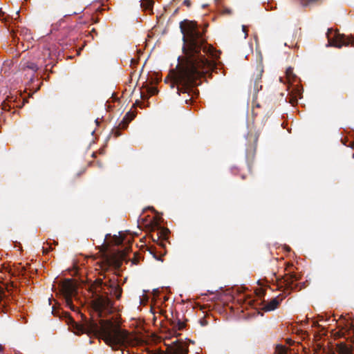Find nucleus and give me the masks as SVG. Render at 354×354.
<instances>
[{"instance_id":"nucleus-26","label":"nucleus","mask_w":354,"mask_h":354,"mask_svg":"<svg viewBox=\"0 0 354 354\" xmlns=\"http://www.w3.org/2000/svg\"><path fill=\"white\" fill-rule=\"evenodd\" d=\"M115 133V136L116 137H118V136H119L120 135L119 129H116Z\"/></svg>"},{"instance_id":"nucleus-13","label":"nucleus","mask_w":354,"mask_h":354,"mask_svg":"<svg viewBox=\"0 0 354 354\" xmlns=\"http://www.w3.org/2000/svg\"><path fill=\"white\" fill-rule=\"evenodd\" d=\"M141 259H142V257L140 254V253L136 252L134 253L133 257L131 261L132 262V264L137 265L139 263Z\"/></svg>"},{"instance_id":"nucleus-15","label":"nucleus","mask_w":354,"mask_h":354,"mask_svg":"<svg viewBox=\"0 0 354 354\" xmlns=\"http://www.w3.org/2000/svg\"><path fill=\"white\" fill-rule=\"evenodd\" d=\"M175 328H177L178 330H183L185 327V324L180 320H178L176 324H174V326Z\"/></svg>"},{"instance_id":"nucleus-19","label":"nucleus","mask_w":354,"mask_h":354,"mask_svg":"<svg viewBox=\"0 0 354 354\" xmlns=\"http://www.w3.org/2000/svg\"><path fill=\"white\" fill-rule=\"evenodd\" d=\"M147 92L151 95H156L157 93H158V89L156 88V87H149L147 88Z\"/></svg>"},{"instance_id":"nucleus-3","label":"nucleus","mask_w":354,"mask_h":354,"mask_svg":"<svg viewBox=\"0 0 354 354\" xmlns=\"http://www.w3.org/2000/svg\"><path fill=\"white\" fill-rule=\"evenodd\" d=\"M298 280H299V277L295 273L287 274L280 279H277V289L282 291L283 294L272 299L264 306L263 309L266 311H271L277 308L282 300L292 291L296 290L298 284L295 282Z\"/></svg>"},{"instance_id":"nucleus-23","label":"nucleus","mask_w":354,"mask_h":354,"mask_svg":"<svg viewBox=\"0 0 354 354\" xmlns=\"http://www.w3.org/2000/svg\"><path fill=\"white\" fill-rule=\"evenodd\" d=\"M223 12H224L225 14L230 15V14H232V10H231V9L227 8H224V10H223Z\"/></svg>"},{"instance_id":"nucleus-1","label":"nucleus","mask_w":354,"mask_h":354,"mask_svg":"<svg viewBox=\"0 0 354 354\" xmlns=\"http://www.w3.org/2000/svg\"><path fill=\"white\" fill-rule=\"evenodd\" d=\"M180 28L183 34L184 59L173 74L171 87L176 86L179 95L187 94L185 102L188 104L199 95L196 88L200 84L198 81L216 67L214 61L208 60L201 51L214 59L218 56L214 47L207 45L203 37L205 28L201 32L196 21L184 20L180 23Z\"/></svg>"},{"instance_id":"nucleus-16","label":"nucleus","mask_w":354,"mask_h":354,"mask_svg":"<svg viewBox=\"0 0 354 354\" xmlns=\"http://www.w3.org/2000/svg\"><path fill=\"white\" fill-rule=\"evenodd\" d=\"M113 241L114 244L118 245H121L124 239L121 236H115L113 237Z\"/></svg>"},{"instance_id":"nucleus-28","label":"nucleus","mask_w":354,"mask_h":354,"mask_svg":"<svg viewBox=\"0 0 354 354\" xmlns=\"http://www.w3.org/2000/svg\"><path fill=\"white\" fill-rule=\"evenodd\" d=\"M3 351V346L0 344V354H1Z\"/></svg>"},{"instance_id":"nucleus-21","label":"nucleus","mask_w":354,"mask_h":354,"mask_svg":"<svg viewBox=\"0 0 354 354\" xmlns=\"http://www.w3.org/2000/svg\"><path fill=\"white\" fill-rule=\"evenodd\" d=\"M286 75H287V77L290 80V76L291 75H292V68H288L287 70H286Z\"/></svg>"},{"instance_id":"nucleus-6","label":"nucleus","mask_w":354,"mask_h":354,"mask_svg":"<svg viewBox=\"0 0 354 354\" xmlns=\"http://www.w3.org/2000/svg\"><path fill=\"white\" fill-rule=\"evenodd\" d=\"M188 346L183 341H175L172 343V345L169 346L167 352L158 353L157 354H188Z\"/></svg>"},{"instance_id":"nucleus-10","label":"nucleus","mask_w":354,"mask_h":354,"mask_svg":"<svg viewBox=\"0 0 354 354\" xmlns=\"http://www.w3.org/2000/svg\"><path fill=\"white\" fill-rule=\"evenodd\" d=\"M132 120H133V116L131 118H130V119H127L124 117L123 119L121 120V122L119 123L118 128L122 129H126L128 127L129 123Z\"/></svg>"},{"instance_id":"nucleus-9","label":"nucleus","mask_w":354,"mask_h":354,"mask_svg":"<svg viewBox=\"0 0 354 354\" xmlns=\"http://www.w3.org/2000/svg\"><path fill=\"white\" fill-rule=\"evenodd\" d=\"M158 230L159 232L156 234L157 239L166 240L168 238V234L169 233V230L167 228L160 227Z\"/></svg>"},{"instance_id":"nucleus-24","label":"nucleus","mask_w":354,"mask_h":354,"mask_svg":"<svg viewBox=\"0 0 354 354\" xmlns=\"http://www.w3.org/2000/svg\"><path fill=\"white\" fill-rule=\"evenodd\" d=\"M183 4L187 7H189L191 6V1L190 0H184Z\"/></svg>"},{"instance_id":"nucleus-18","label":"nucleus","mask_w":354,"mask_h":354,"mask_svg":"<svg viewBox=\"0 0 354 354\" xmlns=\"http://www.w3.org/2000/svg\"><path fill=\"white\" fill-rule=\"evenodd\" d=\"M45 244L47 245L48 247L43 246V253L46 254L50 251L53 250V248L51 247L50 243L48 242H46Z\"/></svg>"},{"instance_id":"nucleus-11","label":"nucleus","mask_w":354,"mask_h":354,"mask_svg":"<svg viewBox=\"0 0 354 354\" xmlns=\"http://www.w3.org/2000/svg\"><path fill=\"white\" fill-rule=\"evenodd\" d=\"M153 0H142L141 6L146 10H151L153 6Z\"/></svg>"},{"instance_id":"nucleus-20","label":"nucleus","mask_w":354,"mask_h":354,"mask_svg":"<svg viewBox=\"0 0 354 354\" xmlns=\"http://www.w3.org/2000/svg\"><path fill=\"white\" fill-rule=\"evenodd\" d=\"M290 103L292 105L297 103V98L296 96H291L289 100Z\"/></svg>"},{"instance_id":"nucleus-7","label":"nucleus","mask_w":354,"mask_h":354,"mask_svg":"<svg viewBox=\"0 0 354 354\" xmlns=\"http://www.w3.org/2000/svg\"><path fill=\"white\" fill-rule=\"evenodd\" d=\"M131 249V245H128L125 247V248L120 252V258L121 259H117L115 257H112L107 260V262L106 265L104 266V269L107 270L110 266H113L115 270H119L122 266V260L126 259V255L129 252V250ZM102 269H104V267L102 266Z\"/></svg>"},{"instance_id":"nucleus-22","label":"nucleus","mask_w":354,"mask_h":354,"mask_svg":"<svg viewBox=\"0 0 354 354\" xmlns=\"http://www.w3.org/2000/svg\"><path fill=\"white\" fill-rule=\"evenodd\" d=\"M132 116H133V118H134V117H135V115H134L133 113H131V112L129 111V112H127V113L125 114V115H124V117L125 118H127V119H130V118H131Z\"/></svg>"},{"instance_id":"nucleus-12","label":"nucleus","mask_w":354,"mask_h":354,"mask_svg":"<svg viewBox=\"0 0 354 354\" xmlns=\"http://www.w3.org/2000/svg\"><path fill=\"white\" fill-rule=\"evenodd\" d=\"M288 349L285 346L277 345L275 349V354H287Z\"/></svg>"},{"instance_id":"nucleus-4","label":"nucleus","mask_w":354,"mask_h":354,"mask_svg":"<svg viewBox=\"0 0 354 354\" xmlns=\"http://www.w3.org/2000/svg\"><path fill=\"white\" fill-rule=\"evenodd\" d=\"M327 37L330 45L335 47L339 48L349 46L354 47V35H346L340 34L337 31L334 32L332 29H328Z\"/></svg>"},{"instance_id":"nucleus-27","label":"nucleus","mask_w":354,"mask_h":354,"mask_svg":"<svg viewBox=\"0 0 354 354\" xmlns=\"http://www.w3.org/2000/svg\"><path fill=\"white\" fill-rule=\"evenodd\" d=\"M83 10V9H80L79 12H74L72 15H77L79 13H81Z\"/></svg>"},{"instance_id":"nucleus-29","label":"nucleus","mask_w":354,"mask_h":354,"mask_svg":"<svg viewBox=\"0 0 354 354\" xmlns=\"http://www.w3.org/2000/svg\"><path fill=\"white\" fill-rule=\"evenodd\" d=\"M243 30L246 32V27L245 26H243Z\"/></svg>"},{"instance_id":"nucleus-5","label":"nucleus","mask_w":354,"mask_h":354,"mask_svg":"<svg viewBox=\"0 0 354 354\" xmlns=\"http://www.w3.org/2000/svg\"><path fill=\"white\" fill-rule=\"evenodd\" d=\"M61 292L64 295L66 306L73 311L77 308L73 304V297L76 296L77 288L71 279H65L61 284Z\"/></svg>"},{"instance_id":"nucleus-8","label":"nucleus","mask_w":354,"mask_h":354,"mask_svg":"<svg viewBox=\"0 0 354 354\" xmlns=\"http://www.w3.org/2000/svg\"><path fill=\"white\" fill-rule=\"evenodd\" d=\"M263 73V66L260 64L257 66V73L254 74V89L258 92L261 90L262 85L260 84L262 74Z\"/></svg>"},{"instance_id":"nucleus-2","label":"nucleus","mask_w":354,"mask_h":354,"mask_svg":"<svg viewBox=\"0 0 354 354\" xmlns=\"http://www.w3.org/2000/svg\"><path fill=\"white\" fill-rule=\"evenodd\" d=\"M93 296V307L97 313V318L103 317V314L112 312L113 302L109 295L115 296L120 299L122 290L118 285L114 276L108 281L104 282L102 279H97L91 287ZM78 332L93 334L111 346L113 350H119L122 347H127L133 342L131 335L126 330L122 329L111 319H97L91 317L85 319L82 324H78L71 318Z\"/></svg>"},{"instance_id":"nucleus-17","label":"nucleus","mask_w":354,"mask_h":354,"mask_svg":"<svg viewBox=\"0 0 354 354\" xmlns=\"http://www.w3.org/2000/svg\"><path fill=\"white\" fill-rule=\"evenodd\" d=\"M338 354H353L346 347H341L338 351Z\"/></svg>"},{"instance_id":"nucleus-30","label":"nucleus","mask_w":354,"mask_h":354,"mask_svg":"<svg viewBox=\"0 0 354 354\" xmlns=\"http://www.w3.org/2000/svg\"><path fill=\"white\" fill-rule=\"evenodd\" d=\"M153 257L158 259V260H160V257H158L156 254L153 255Z\"/></svg>"},{"instance_id":"nucleus-14","label":"nucleus","mask_w":354,"mask_h":354,"mask_svg":"<svg viewBox=\"0 0 354 354\" xmlns=\"http://www.w3.org/2000/svg\"><path fill=\"white\" fill-rule=\"evenodd\" d=\"M26 67L27 68H29L33 71H37L38 70V66L36 64L33 63V62H28Z\"/></svg>"},{"instance_id":"nucleus-25","label":"nucleus","mask_w":354,"mask_h":354,"mask_svg":"<svg viewBox=\"0 0 354 354\" xmlns=\"http://www.w3.org/2000/svg\"><path fill=\"white\" fill-rule=\"evenodd\" d=\"M137 63H138L137 60H136L135 59H131V64L135 65V64H137Z\"/></svg>"},{"instance_id":"nucleus-31","label":"nucleus","mask_w":354,"mask_h":354,"mask_svg":"<svg viewBox=\"0 0 354 354\" xmlns=\"http://www.w3.org/2000/svg\"><path fill=\"white\" fill-rule=\"evenodd\" d=\"M53 243H54L55 245H57V244H58V243H57V241H53Z\"/></svg>"}]
</instances>
